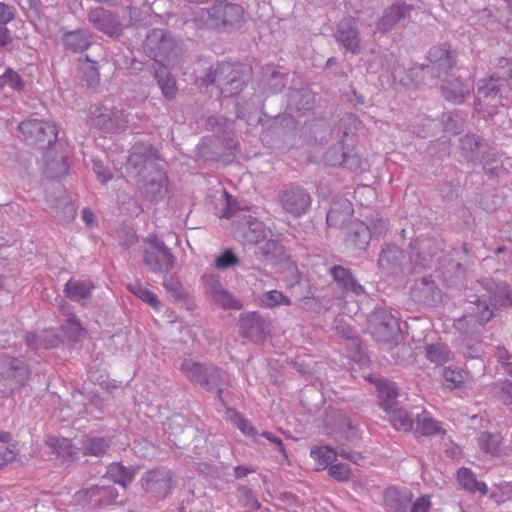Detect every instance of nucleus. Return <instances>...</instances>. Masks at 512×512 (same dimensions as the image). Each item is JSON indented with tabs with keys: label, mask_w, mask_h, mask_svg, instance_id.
I'll use <instances>...</instances> for the list:
<instances>
[{
	"label": "nucleus",
	"mask_w": 512,
	"mask_h": 512,
	"mask_svg": "<svg viewBox=\"0 0 512 512\" xmlns=\"http://www.w3.org/2000/svg\"><path fill=\"white\" fill-rule=\"evenodd\" d=\"M126 170L131 176L139 178V187L143 196L150 202H158L167 194L166 174L143 153L142 147H134L127 159Z\"/></svg>",
	"instance_id": "obj_1"
},
{
	"label": "nucleus",
	"mask_w": 512,
	"mask_h": 512,
	"mask_svg": "<svg viewBox=\"0 0 512 512\" xmlns=\"http://www.w3.org/2000/svg\"><path fill=\"white\" fill-rule=\"evenodd\" d=\"M498 65L502 69L497 77L482 79L478 83L476 109L488 116L496 113L499 105H504L502 99L507 89V81L512 77V63L507 58H500Z\"/></svg>",
	"instance_id": "obj_2"
},
{
	"label": "nucleus",
	"mask_w": 512,
	"mask_h": 512,
	"mask_svg": "<svg viewBox=\"0 0 512 512\" xmlns=\"http://www.w3.org/2000/svg\"><path fill=\"white\" fill-rule=\"evenodd\" d=\"M486 290L488 295L480 296L474 303L477 310L475 315L464 316L456 322L458 329H461L464 323L476 322L475 330H477L494 316V310L498 306H505L512 302L508 286L504 283H487Z\"/></svg>",
	"instance_id": "obj_3"
},
{
	"label": "nucleus",
	"mask_w": 512,
	"mask_h": 512,
	"mask_svg": "<svg viewBox=\"0 0 512 512\" xmlns=\"http://www.w3.org/2000/svg\"><path fill=\"white\" fill-rule=\"evenodd\" d=\"M194 21L211 29H230L243 17V8L238 4L215 1L210 7H199Z\"/></svg>",
	"instance_id": "obj_4"
},
{
	"label": "nucleus",
	"mask_w": 512,
	"mask_h": 512,
	"mask_svg": "<svg viewBox=\"0 0 512 512\" xmlns=\"http://www.w3.org/2000/svg\"><path fill=\"white\" fill-rule=\"evenodd\" d=\"M30 369L21 359L4 356L0 358V391L13 393L22 388L30 377Z\"/></svg>",
	"instance_id": "obj_5"
},
{
	"label": "nucleus",
	"mask_w": 512,
	"mask_h": 512,
	"mask_svg": "<svg viewBox=\"0 0 512 512\" xmlns=\"http://www.w3.org/2000/svg\"><path fill=\"white\" fill-rule=\"evenodd\" d=\"M22 139L29 144L49 147L57 140V127L54 123L29 119L19 124Z\"/></svg>",
	"instance_id": "obj_6"
},
{
	"label": "nucleus",
	"mask_w": 512,
	"mask_h": 512,
	"mask_svg": "<svg viewBox=\"0 0 512 512\" xmlns=\"http://www.w3.org/2000/svg\"><path fill=\"white\" fill-rule=\"evenodd\" d=\"M369 330L376 341L397 343L400 337L399 322L386 310H377L369 318Z\"/></svg>",
	"instance_id": "obj_7"
},
{
	"label": "nucleus",
	"mask_w": 512,
	"mask_h": 512,
	"mask_svg": "<svg viewBox=\"0 0 512 512\" xmlns=\"http://www.w3.org/2000/svg\"><path fill=\"white\" fill-rule=\"evenodd\" d=\"M92 125L107 131L123 130L128 123V114L123 110L114 109L112 105H94L89 109Z\"/></svg>",
	"instance_id": "obj_8"
},
{
	"label": "nucleus",
	"mask_w": 512,
	"mask_h": 512,
	"mask_svg": "<svg viewBox=\"0 0 512 512\" xmlns=\"http://www.w3.org/2000/svg\"><path fill=\"white\" fill-rule=\"evenodd\" d=\"M181 371L191 380L201 384L208 390L216 386V380L224 381L226 375L214 366H203L192 359H185Z\"/></svg>",
	"instance_id": "obj_9"
},
{
	"label": "nucleus",
	"mask_w": 512,
	"mask_h": 512,
	"mask_svg": "<svg viewBox=\"0 0 512 512\" xmlns=\"http://www.w3.org/2000/svg\"><path fill=\"white\" fill-rule=\"evenodd\" d=\"M172 472L165 468L151 470L141 478L144 490L157 498L166 497L172 490Z\"/></svg>",
	"instance_id": "obj_10"
},
{
	"label": "nucleus",
	"mask_w": 512,
	"mask_h": 512,
	"mask_svg": "<svg viewBox=\"0 0 512 512\" xmlns=\"http://www.w3.org/2000/svg\"><path fill=\"white\" fill-rule=\"evenodd\" d=\"M310 456L316 462V470L329 468L334 463L337 456L348 459L355 464H359L363 458L358 452H350L343 447L335 450L328 446L313 447L310 451Z\"/></svg>",
	"instance_id": "obj_11"
},
{
	"label": "nucleus",
	"mask_w": 512,
	"mask_h": 512,
	"mask_svg": "<svg viewBox=\"0 0 512 512\" xmlns=\"http://www.w3.org/2000/svg\"><path fill=\"white\" fill-rule=\"evenodd\" d=\"M280 202L286 212L299 216L308 210L311 198L303 188L289 187L282 192Z\"/></svg>",
	"instance_id": "obj_12"
},
{
	"label": "nucleus",
	"mask_w": 512,
	"mask_h": 512,
	"mask_svg": "<svg viewBox=\"0 0 512 512\" xmlns=\"http://www.w3.org/2000/svg\"><path fill=\"white\" fill-rule=\"evenodd\" d=\"M89 22L99 31L108 36H117L121 33V24L117 16L109 10L98 7L88 14Z\"/></svg>",
	"instance_id": "obj_13"
},
{
	"label": "nucleus",
	"mask_w": 512,
	"mask_h": 512,
	"mask_svg": "<svg viewBox=\"0 0 512 512\" xmlns=\"http://www.w3.org/2000/svg\"><path fill=\"white\" fill-rule=\"evenodd\" d=\"M336 39L347 51L358 54L360 51L359 31L353 19H343L339 22Z\"/></svg>",
	"instance_id": "obj_14"
},
{
	"label": "nucleus",
	"mask_w": 512,
	"mask_h": 512,
	"mask_svg": "<svg viewBox=\"0 0 512 512\" xmlns=\"http://www.w3.org/2000/svg\"><path fill=\"white\" fill-rule=\"evenodd\" d=\"M239 235L245 243L252 245H259L267 237L273 236L270 229L251 216L245 218V223L239 228Z\"/></svg>",
	"instance_id": "obj_15"
},
{
	"label": "nucleus",
	"mask_w": 512,
	"mask_h": 512,
	"mask_svg": "<svg viewBox=\"0 0 512 512\" xmlns=\"http://www.w3.org/2000/svg\"><path fill=\"white\" fill-rule=\"evenodd\" d=\"M412 498L408 488L389 487L384 493V504L389 512H407Z\"/></svg>",
	"instance_id": "obj_16"
},
{
	"label": "nucleus",
	"mask_w": 512,
	"mask_h": 512,
	"mask_svg": "<svg viewBox=\"0 0 512 512\" xmlns=\"http://www.w3.org/2000/svg\"><path fill=\"white\" fill-rule=\"evenodd\" d=\"M428 59L431 63V70L438 72V77L447 74L454 65V56L447 44L435 46L430 49Z\"/></svg>",
	"instance_id": "obj_17"
},
{
	"label": "nucleus",
	"mask_w": 512,
	"mask_h": 512,
	"mask_svg": "<svg viewBox=\"0 0 512 512\" xmlns=\"http://www.w3.org/2000/svg\"><path fill=\"white\" fill-rule=\"evenodd\" d=\"M330 272L334 281L344 293H351L357 297L366 294L365 288L357 282L348 269L342 266H334L331 268Z\"/></svg>",
	"instance_id": "obj_18"
},
{
	"label": "nucleus",
	"mask_w": 512,
	"mask_h": 512,
	"mask_svg": "<svg viewBox=\"0 0 512 512\" xmlns=\"http://www.w3.org/2000/svg\"><path fill=\"white\" fill-rule=\"evenodd\" d=\"M61 41L66 50L78 53L90 47L92 44V35L86 29L67 31L63 33Z\"/></svg>",
	"instance_id": "obj_19"
},
{
	"label": "nucleus",
	"mask_w": 512,
	"mask_h": 512,
	"mask_svg": "<svg viewBox=\"0 0 512 512\" xmlns=\"http://www.w3.org/2000/svg\"><path fill=\"white\" fill-rule=\"evenodd\" d=\"M144 263L153 272H164L173 267L174 257L168 248L145 251Z\"/></svg>",
	"instance_id": "obj_20"
},
{
	"label": "nucleus",
	"mask_w": 512,
	"mask_h": 512,
	"mask_svg": "<svg viewBox=\"0 0 512 512\" xmlns=\"http://www.w3.org/2000/svg\"><path fill=\"white\" fill-rule=\"evenodd\" d=\"M46 444L63 463L76 460L80 453V449L75 447L67 438L50 436L46 440Z\"/></svg>",
	"instance_id": "obj_21"
},
{
	"label": "nucleus",
	"mask_w": 512,
	"mask_h": 512,
	"mask_svg": "<svg viewBox=\"0 0 512 512\" xmlns=\"http://www.w3.org/2000/svg\"><path fill=\"white\" fill-rule=\"evenodd\" d=\"M473 84L467 80L465 82L456 78L454 80H445L442 85V93L446 100L453 103H462L465 96L469 95Z\"/></svg>",
	"instance_id": "obj_22"
},
{
	"label": "nucleus",
	"mask_w": 512,
	"mask_h": 512,
	"mask_svg": "<svg viewBox=\"0 0 512 512\" xmlns=\"http://www.w3.org/2000/svg\"><path fill=\"white\" fill-rule=\"evenodd\" d=\"M353 208L348 199L341 198L332 203L330 210L327 213V224L329 226H342L352 216Z\"/></svg>",
	"instance_id": "obj_23"
},
{
	"label": "nucleus",
	"mask_w": 512,
	"mask_h": 512,
	"mask_svg": "<svg viewBox=\"0 0 512 512\" xmlns=\"http://www.w3.org/2000/svg\"><path fill=\"white\" fill-rule=\"evenodd\" d=\"M89 502L98 507L110 505L118 497V492L113 486L95 485L86 490Z\"/></svg>",
	"instance_id": "obj_24"
},
{
	"label": "nucleus",
	"mask_w": 512,
	"mask_h": 512,
	"mask_svg": "<svg viewBox=\"0 0 512 512\" xmlns=\"http://www.w3.org/2000/svg\"><path fill=\"white\" fill-rule=\"evenodd\" d=\"M457 481L469 493H479L481 495L488 493L487 485L482 481H478L475 474L469 468L462 467L457 471Z\"/></svg>",
	"instance_id": "obj_25"
},
{
	"label": "nucleus",
	"mask_w": 512,
	"mask_h": 512,
	"mask_svg": "<svg viewBox=\"0 0 512 512\" xmlns=\"http://www.w3.org/2000/svg\"><path fill=\"white\" fill-rule=\"evenodd\" d=\"M411 10L410 6L396 2L388 10L385 11L384 16L378 24V29L382 32L392 29V27L398 23L402 18Z\"/></svg>",
	"instance_id": "obj_26"
},
{
	"label": "nucleus",
	"mask_w": 512,
	"mask_h": 512,
	"mask_svg": "<svg viewBox=\"0 0 512 512\" xmlns=\"http://www.w3.org/2000/svg\"><path fill=\"white\" fill-rule=\"evenodd\" d=\"M26 344L31 349H50L58 346L60 343V338L54 332V330H44L40 334L28 333L26 335Z\"/></svg>",
	"instance_id": "obj_27"
},
{
	"label": "nucleus",
	"mask_w": 512,
	"mask_h": 512,
	"mask_svg": "<svg viewBox=\"0 0 512 512\" xmlns=\"http://www.w3.org/2000/svg\"><path fill=\"white\" fill-rule=\"evenodd\" d=\"M376 387L381 407L384 411H390L396 406V398L398 396L397 387L394 383L385 379H379L376 383Z\"/></svg>",
	"instance_id": "obj_28"
},
{
	"label": "nucleus",
	"mask_w": 512,
	"mask_h": 512,
	"mask_svg": "<svg viewBox=\"0 0 512 512\" xmlns=\"http://www.w3.org/2000/svg\"><path fill=\"white\" fill-rule=\"evenodd\" d=\"M173 65L174 64H172L170 59L168 58L166 60V63H163V67H159L158 69H156L155 72V76L162 90V93L168 99L174 98L177 91L176 80L169 72L166 71L167 67Z\"/></svg>",
	"instance_id": "obj_29"
},
{
	"label": "nucleus",
	"mask_w": 512,
	"mask_h": 512,
	"mask_svg": "<svg viewBox=\"0 0 512 512\" xmlns=\"http://www.w3.org/2000/svg\"><path fill=\"white\" fill-rule=\"evenodd\" d=\"M93 288V284L88 280H70L65 286V293L71 300L81 302L90 297Z\"/></svg>",
	"instance_id": "obj_30"
},
{
	"label": "nucleus",
	"mask_w": 512,
	"mask_h": 512,
	"mask_svg": "<svg viewBox=\"0 0 512 512\" xmlns=\"http://www.w3.org/2000/svg\"><path fill=\"white\" fill-rule=\"evenodd\" d=\"M483 145L475 135H466L460 140V149L462 155L471 162H481L483 157L480 155V150Z\"/></svg>",
	"instance_id": "obj_31"
},
{
	"label": "nucleus",
	"mask_w": 512,
	"mask_h": 512,
	"mask_svg": "<svg viewBox=\"0 0 512 512\" xmlns=\"http://www.w3.org/2000/svg\"><path fill=\"white\" fill-rule=\"evenodd\" d=\"M105 477L114 483L126 487L134 479L135 470L133 468H126L120 463H113L108 467Z\"/></svg>",
	"instance_id": "obj_32"
},
{
	"label": "nucleus",
	"mask_w": 512,
	"mask_h": 512,
	"mask_svg": "<svg viewBox=\"0 0 512 512\" xmlns=\"http://www.w3.org/2000/svg\"><path fill=\"white\" fill-rule=\"evenodd\" d=\"M401 256L402 252L397 246L388 245L382 250L378 265L383 271H391L399 265Z\"/></svg>",
	"instance_id": "obj_33"
},
{
	"label": "nucleus",
	"mask_w": 512,
	"mask_h": 512,
	"mask_svg": "<svg viewBox=\"0 0 512 512\" xmlns=\"http://www.w3.org/2000/svg\"><path fill=\"white\" fill-rule=\"evenodd\" d=\"M416 425L417 431L425 436L444 433L441 424L434 420L426 411L417 416Z\"/></svg>",
	"instance_id": "obj_34"
},
{
	"label": "nucleus",
	"mask_w": 512,
	"mask_h": 512,
	"mask_svg": "<svg viewBox=\"0 0 512 512\" xmlns=\"http://www.w3.org/2000/svg\"><path fill=\"white\" fill-rule=\"evenodd\" d=\"M385 412L388 415V420L396 430L407 432L412 429L413 419L406 410L393 407L390 411Z\"/></svg>",
	"instance_id": "obj_35"
},
{
	"label": "nucleus",
	"mask_w": 512,
	"mask_h": 512,
	"mask_svg": "<svg viewBox=\"0 0 512 512\" xmlns=\"http://www.w3.org/2000/svg\"><path fill=\"white\" fill-rule=\"evenodd\" d=\"M478 445L484 452L499 455L502 452V438L498 434L482 432L478 437Z\"/></svg>",
	"instance_id": "obj_36"
},
{
	"label": "nucleus",
	"mask_w": 512,
	"mask_h": 512,
	"mask_svg": "<svg viewBox=\"0 0 512 512\" xmlns=\"http://www.w3.org/2000/svg\"><path fill=\"white\" fill-rule=\"evenodd\" d=\"M108 448V443L101 437H87L82 441V446L79 448L84 455L100 456L105 453Z\"/></svg>",
	"instance_id": "obj_37"
},
{
	"label": "nucleus",
	"mask_w": 512,
	"mask_h": 512,
	"mask_svg": "<svg viewBox=\"0 0 512 512\" xmlns=\"http://www.w3.org/2000/svg\"><path fill=\"white\" fill-rule=\"evenodd\" d=\"M260 304L265 308H275L278 306H289L291 300L278 290H271L263 293L259 298Z\"/></svg>",
	"instance_id": "obj_38"
},
{
	"label": "nucleus",
	"mask_w": 512,
	"mask_h": 512,
	"mask_svg": "<svg viewBox=\"0 0 512 512\" xmlns=\"http://www.w3.org/2000/svg\"><path fill=\"white\" fill-rule=\"evenodd\" d=\"M127 288L131 293L140 298L143 302L149 304L154 309L160 308V302L157 296L153 292L145 288L139 281L130 283L127 286Z\"/></svg>",
	"instance_id": "obj_39"
},
{
	"label": "nucleus",
	"mask_w": 512,
	"mask_h": 512,
	"mask_svg": "<svg viewBox=\"0 0 512 512\" xmlns=\"http://www.w3.org/2000/svg\"><path fill=\"white\" fill-rule=\"evenodd\" d=\"M375 234L376 232H372L364 223H356L354 231L350 235V241L357 248L364 249L368 245L371 237Z\"/></svg>",
	"instance_id": "obj_40"
},
{
	"label": "nucleus",
	"mask_w": 512,
	"mask_h": 512,
	"mask_svg": "<svg viewBox=\"0 0 512 512\" xmlns=\"http://www.w3.org/2000/svg\"><path fill=\"white\" fill-rule=\"evenodd\" d=\"M327 163L332 166L343 164L351 170H357L361 167V158L357 154H352L350 152L340 153L336 157H331L329 153L327 156Z\"/></svg>",
	"instance_id": "obj_41"
},
{
	"label": "nucleus",
	"mask_w": 512,
	"mask_h": 512,
	"mask_svg": "<svg viewBox=\"0 0 512 512\" xmlns=\"http://www.w3.org/2000/svg\"><path fill=\"white\" fill-rule=\"evenodd\" d=\"M426 357L436 365H443L450 359V352L444 344H432L426 348Z\"/></svg>",
	"instance_id": "obj_42"
},
{
	"label": "nucleus",
	"mask_w": 512,
	"mask_h": 512,
	"mask_svg": "<svg viewBox=\"0 0 512 512\" xmlns=\"http://www.w3.org/2000/svg\"><path fill=\"white\" fill-rule=\"evenodd\" d=\"M490 498L497 504H502L512 499V482L503 481L494 485L490 493Z\"/></svg>",
	"instance_id": "obj_43"
},
{
	"label": "nucleus",
	"mask_w": 512,
	"mask_h": 512,
	"mask_svg": "<svg viewBox=\"0 0 512 512\" xmlns=\"http://www.w3.org/2000/svg\"><path fill=\"white\" fill-rule=\"evenodd\" d=\"M255 246V254L263 257L265 260L272 259L279 250L277 241L273 240L272 237H267L261 244Z\"/></svg>",
	"instance_id": "obj_44"
},
{
	"label": "nucleus",
	"mask_w": 512,
	"mask_h": 512,
	"mask_svg": "<svg viewBox=\"0 0 512 512\" xmlns=\"http://www.w3.org/2000/svg\"><path fill=\"white\" fill-rule=\"evenodd\" d=\"M431 241L427 239H423L419 242H416L413 246V250L417 249L416 255L411 256V260L415 261V268H426L428 266L427 257H426V249L430 248Z\"/></svg>",
	"instance_id": "obj_45"
},
{
	"label": "nucleus",
	"mask_w": 512,
	"mask_h": 512,
	"mask_svg": "<svg viewBox=\"0 0 512 512\" xmlns=\"http://www.w3.org/2000/svg\"><path fill=\"white\" fill-rule=\"evenodd\" d=\"M442 122L447 132L457 134L464 124L463 118L457 112H448L443 114Z\"/></svg>",
	"instance_id": "obj_46"
},
{
	"label": "nucleus",
	"mask_w": 512,
	"mask_h": 512,
	"mask_svg": "<svg viewBox=\"0 0 512 512\" xmlns=\"http://www.w3.org/2000/svg\"><path fill=\"white\" fill-rule=\"evenodd\" d=\"M75 216V208L72 203L67 200H63L59 202V205L55 207V215L54 217L59 222H68L72 220Z\"/></svg>",
	"instance_id": "obj_47"
},
{
	"label": "nucleus",
	"mask_w": 512,
	"mask_h": 512,
	"mask_svg": "<svg viewBox=\"0 0 512 512\" xmlns=\"http://www.w3.org/2000/svg\"><path fill=\"white\" fill-rule=\"evenodd\" d=\"M213 301L220 305L223 308L228 309H240L241 304L238 300H236L230 292H228L225 288L212 297Z\"/></svg>",
	"instance_id": "obj_48"
},
{
	"label": "nucleus",
	"mask_w": 512,
	"mask_h": 512,
	"mask_svg": "<svg viewBox=\"0 0 512 512\" xmlns=\"http://www.w3.org/2000/svg\"><path fill=\"white\" fill-rule=\"evenodd\" d=\"M238 262V257L228 249L215 259L214 266L219 270H225L238 264Z\"/></svg>",
	"instance_id": "obj_49"
},
{
	"label": "nucleus",
	"mask_w": 512,
	"mask_h": 512,
	"mask_svg": "<svg viewBox=\"0 0 512 512\" xmlns=\"http://www.w3.org/2000/svg\"><path fill=\"white\" fill-rule=\"evenodd\" d=\"M231 420L234 425L247 437H255L257 432L255 428L241 415L231 411Z\"/></svg>",
	"instance_id": "obj_50"
},
{
	"label": "nucleus",
	"mask_w": 512,
	"mask_h": 512,
	"mask_svg": "<svg viewBox=\"0 0 512 512\" xmlns=\"http://www.w3.org/2000/svg\"><path fill=\"white\" fill-rule=\"evenodd\" d=\"M203 282L206 288L207 293L214 297L220 291L224 289L222 283L220 282V278L215 274H205L203 276Z\"/></svg>",
	"instance_id": "obj_51"
},
{
	"label": "nucleus",
	"mask_w": 512,
	"mask_h": 512,
	"mask_svg": "<svg viewBox=\"0 0 512 512\" xmlns=\"http://www.w3.org/2000/svg\"><path fill=\"white\" fill-rule=\"evenodd\" d=\"M444 384L449 389L457 388L463 382V376L460 371L445 368L443 371Z\"/></svg>",
	"instance_id": "obj_52"
},
{
	"label": "nucleus",
	"mask_w": 512,
	"mask_h": 512,
	"mask_svg": "<svg viewBox=\"0 0 512 512\" xmlns=\"http://www.w3.org/2000/svg\"><path fill=\"white\" fill-rule=\"evenodd\" d=\"M329 475L337 481L344 482L347 481L351 476L350 468L342 463L332 464L328 468Z\"/></svg>",
	"instance_id": "obj_53"
},
{
	"label": "nucleus",
	"mask_w": 512,
	"mask_h": 512,
	"mask_svg": "<svg viewBox=\"0 0 512 512\" xmlns=\"http://www.w3.org/2000/svg\"><path fill=\"white\" fill-rule=\"evenodd\" d=\"M232 65L229 64V63H222L220 65H218V67L216 68V70L214 72L210 71L205 79L203 80V82L206 84V85H209V84H213L215 82H217L218 84H220V78L223 74L225 73H230L232 72Z\"/></svg>",
	"instance_id": "obj_54"
},
{
	"label": "nucleus",
	"mask_w": 512,
	"mask_h": 512,
	"mask_svg": "<svg viewBox=\"0 0 512 512\" xmlns=\"http://www.w3.org/2000/svg\"><path fill=\"white\" fill-rule=\"evenodd\" d=\"M0 85H7L12 90H21L23 87L22 81L17 73L11 69H7L2 77H0Z\"/></svg>",
	"instance_id": "obj_55"
},
{
	"label": "nucleus",
	"mask_w": 512,
	"mask_h": 512,
	"mask_svg": "<svg viewBox=\"0 0 512 512\" xmlns=\"http://www.w3.org/2000/svg\"><path fill=\"white\" fill-rule=\"evenodd\" d=\"M45 172L48 175V177H51V178L61 177V176L65 175L67 172V164L65 163V161L63 159H61L60 161H57L55 163H52V164L47 163Z\"/></svg>",
	"instance_id": "obj_56"
},
{
	"label": "nucleus",
	"mask_w": 512,
	"mask_h": 512,
	"mask_svg": "<svg viewBox=\"0 0 512 512\" xmlns=\"http://www.w3.org/2000/svg\"><path fill=\"white\" fill-rule=\"evenodd\" d=\"M93 171L102 183H106L112 178L110 170L100 160H93Z\"/></svg>",
	"instance_id": "obj_57"
},
{
	"label": "nucleus",
	"mask_w": 512,
	"mask_h": 512,
	"mask_svg": "<svg viewBox=\"0 0 512 512\" xmlns=\"http://www.w3.org/2000/svg\"><path fill=\"white\" fill-rule=\"evenodd\" d=\"M431 508V497L423 495L412 503L410 512H428Z\"/></svg>",
	"instance_id": "obj_58"
},
{
	"label": "nucleus",
	"mask_w": 512,
	"mask_h": 512,
	"mask_svg": "<svg viewBox=\"0 0 512 512\" xmlns=\"http://www.w3.org/2000/svg\"><path fill=\"white\" fill-rule=\"evenodd\" d=\"M163 285L173 297L180 298L182 296V286L173 277H165Z\"/></svg>",
	"instance_id": "obj_59"
},
{
	"label": "nucleus",
	"mask_w": 512,
	"mask_h": 512,
	"mask_svg": "<svg viewBox=\"0 0 512 512\" xmlns=\"http://www.w3.org/2000/svg\"><path fill=\"white\" fill-rule=\"evenodd\" d=\"M240 499L243 502V505L250 509L256 510L260 507V503L254 498L251 491L248 489L244 488L240 490Z\"/></svg>",
	"instance_id": "obj_60"
},
{
	"label": "nucleus",
	"mask_w": 512,
	"mask_h": 512,
	"mask_svg": "<svg viewBox=\"0 0 512 512\" xmlns=\"http://www.w3.org/2000/svg\"><path fill=\"white\" fill-rule=\"evenodd\" d=\"M499 397L505 404H512V383L503 381L499 384Z\"/></svg>",
	"instance_id": "obj_61"
},
{
	"label": "nucleus",
	"mask_w": 512,
	"mask_h": 512,
	"mask_svg": "<svg viewBox=\"0 0 512 512\" xmlns=\"http://www.w3.org/2000/svg\"><path fill=\"white\" fill-rule=\"evenodd\" d=\"M495 357L501 362L507 373L512 374V363L507 362L509 359L508 351L504 347L498 346L495 350Z\"/></svg>",
	"instance_id": "obj_62"
},
{
	"label": "nucleus",
	"mask_w": 512,
	"mask_h": 512,
	"mask_svg": "<svg viewBox=\"0 0 512 512\" xmlns=\"http://www.w3.org/2000/svg\"><path fill=\"white\" fill-rule=\"evenodd\" d=\"M16 457L15 445H11L6 451L0 453V468L14 461Z\"/></svg>",
	"instance_id": "obj_63"
},
{
	"label": "nucleus",
	"mask_w": 512,
	"mask_h": 512,
	"mask_svg": "<svg viewBox=\"0 0 512 512\" xmlns=\"http://www.w3.org/2000/svg\"><path fill=\"white\" fill-rule=\"evenodd\" d=\"M147 243L150 245V249L146 251H155L167 248L164 242L159 239L156 235H149L147 238Z\"/></svg>",
	"instance_id": "obj_64"
}]
</instances>
